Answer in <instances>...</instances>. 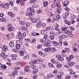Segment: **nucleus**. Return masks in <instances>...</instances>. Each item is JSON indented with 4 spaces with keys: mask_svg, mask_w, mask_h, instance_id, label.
<instances>
[{
    "mask_svg": "<svg viewBox=\"0 0 79 79\" xmlns=\"http://www.w3.org/2000/svg\"><path fill=\"white\" fill-rule=\"evenodd\" d=\"M31 21V22L33 23H35V21H36V19H35L33 18H31L30 19Z\"/></svg>",
    "mask_w": 79,
    "mask_h": 79,
    "instance_id": "nucleus-26",
    "label": "nucleus"
},
{
    "mask_svg": "<svg viewBox=\"0 0 79 79\" xmlns=\"http://www.w3.org/2000/svg\"><path fill=\"white\" fill-rule=\"evenodd\" d=\"M26 27H30V23H27L26 24Z\"/></svg>",
    "mask_w": 79,
    "mask_h": 79,
    "instance_id": "nucleus-59",
    "label": "nucleus"
},
{
    "mask_svg": "<svg viewBox=\"0 0 79 79\" xmlns=\"http://www.w3.org/2000/svg\"><path fill=\"white\" fill-rule=\"evenodd\" d=\"M17 36L18 37L17 38H19V40H23V38L21 35L20 36Z\"/></svg>",
    "mask_w": 79,
    "mask_h": 79,
    "instance_id": "nucleus-27",
    "label": "nucleus"
},
{
    "mask_svg": "<svg viewBox=\"0 0 79 79\" xmlns=\"http://www.w3.org/2000/svg\"><path fill=\"white\" fill-rule=\"evenodd\" d=\"M25 1L23 0L21 1V5H24L25 3Z\"/></svg>",
    "mask_w": 79,
    "mask_h": 79,
    "instance_id": "nucleus-40",
    "label": "nucleus"
},
{
    "mask_svg": "<svg viewBox=\"0 0 79 79\" xmlns=\"http://www.w3.org/2000/svg\"><path fill=\"white\" fill-rule=\"evenodd\" d=\"M26 33L24 32L23 34H22L21 35H22L23 36V37L24 38V37L26 36Z\"/></svg>",
    "mask_w": 79,
    "mask_h": 79,
    "instance_id": "nucleus-46",
    "label": "nucleus"
},
{
    "mask_svg": "<svg viewBox=\"0 0 79 79\" xmlns=\"http://www.w3.org/2000/svg\"><path fill=\"white\" fill-rule=\"evenodd\" d=\"M50 35L51 36H55V33L53 31H50Z\"/></svg>",
    "mask_w": 79,
    "mask_h": 79,
    "instance_id": "nucleus-21",
    "label": "nucleus"
},
{
    "mask_svg": "<svg viewBox=\"0 0 79 79\" xmlns=\"http://www.w3.org/2000/svg\"><path fill=\"white\" fill-rule=\"evenodd\" d=\"M60 15H58L56 16V19L57 20H59V19H60Z\"/></svg>",
    "mask_w": 79,
    "mask_h": 79,
    "instance_id": "nucleus-58",
    "label": "nucleus"
},
{
    "mask_svg": "<svg viewBox=\"0 0 79 79\" xmlns=\"http://www.w3.org/2000/svg\"><path fill=\"white\" fill-rule=\"evenodd\" d=\"M41 33L42 34H46V31L43 30L41 31Z\"/></svg>",
    "mask_w": 79,
    "mask_h": 79,
    "instance_id": "nucleus-23",
    "label": "nucleus"
},
{
    "mask_svg": "<svg viewBox=\"0 0 79 79\" xmlns=\"http://www.w3.org/2000/svg\"><path fill=\"white\" fill-rule=\"evenodd\" d=\"M60 34H61V31H58V32H57L56 33V35H60Z\"/></svg>",
    "mask_w": 79,
    "mask_h": 79,
    "instance_id": "nucleus-47",
    "label": "nucleus"
},
{
    "mask_svg": "<svg viewBox=\"0 0 79 79\" xmlns=\"http://www.w3.org/2000/svg\"><path fill=\"white\" fill-rule=\"evenodd\" d=\"M65 50L66 52H69L70 50H69V48H65Z\"/></svg>",
    "mask_w": 79,
    "mask_h": 79,
    "instance_id": "nucleus-52",
    "label": "nucleus"
},
{
    "mask_svg": "<svg viewBox=\"0 0 79 79\" xmlns=\"http://www.w3.org/2000/svg\"><path fill=\"white\" fill-rule=\"evenodd\" d=\"M10 4L12 6H13V2L14 1V0H10Z\"/></svg>",
    "mask_w": 79,
    "mask_h": 79,
    "instance_id": "nucleus-24",
    "label": "nucleus"
},
{
    "mask_svg": "<svg viewBox=\"0 0 79 79\" xmlns=\"http://www.w3.org/2000/svg\"><path fill=\"white\" fill-rule=\"evenodd\" d=\"M74 64V63L73 61L70 62L69 64V65L70 66H73Z\"/></svg>",
    "mask_w": 79,
    "mask_h": 79,
    "instance_id": "nucleus-28",
    "label": "nucleus"
},
{
    "mask_svg": "<svg viewBox=\"0 0 79 79\" xmlns=\"http://www.w3.org/2000/svg\"><path fill=\"white\" fill-rule=\"evenodd\" d=\"M14 70L15 71H17L18 69H20V68L18 67H15L14 68Z\"/></svg>",
    "mask_w": 79,
    "mask_h": 79,
    "instance_id": "nucleus-35",
    "label": "nucleus"
},
{
    "mask_svg": "<svg viewBox=\"0 0 79 79\" xmlns=\"http://www.w3.org/2000/svg\"><path fill=\"white\" fill-rule=\"evenodd\" d=\"M37 62H38V61H37V60H35L33 61V63H34V64H37Z\"/></svg>",
    "mask_w": 79,
    "mask_h": 79,
    "instance_id": "nucleus-55",
    "label": "nucleus"
},
{
    "mask_svg": "<svg viewBox=\"0 0 79 79\" xmlns=\"http://www.w3.org/2000/svg\"><path fill=\"white\" fill-rule=\"evenodd\" d=\"M48 5V2L47 1H45L43 2V5L44 7H46Z\"/></svg>",
    "mask_w": 79,
    "mask_h": 79,
    "instance_id": "nucleus-20",
    "label": "nucleus"
},
{
    "mask_svg": "<svg viewBox=\"0 0 79 79\" xmlns=\"http://www.w3.org/2000/svg\"><path fill=\"white\" fill-rule=\"evenodd\" d=\"M35 23H38L36 24V27L38 28L40 27L41 26H42V22L41 20H40V19L38 18L36 20Z\"/></svg>",
    "mask_w": 79,
    "mask_h": 79,
    "instance_id": "nucleus-1",
    "label": "nucleus"
},
{
    "mask_svg": "<svg viewBox=\"0 0 79 79\" xmlns=\"http://www.w3.org/2000/svg\"><path fill=\"white\" fill-rule=\"evenodd\" d=\"M71 21L72 23V24H74V23L76 22V21L74 19H71Z\"/></svg>",
    "mask_w": 79,
    "mask_h": 79,
    "instance_id": "nucleus-60",
    "label": "nucleus"
},
{
    "mask_svg": "<svg viewBox=\"0 0 79 79\" xmlns=\"http://www.w3.org/2000/svg\"><path fill=\"white\" fill-rule=\"evenodd\" d=\"M57 13H60L61 12V10H60V8H58L57 9Z\"/></svg>",
    "mask_w": 79,
    "mask_h": 79,
    "instance_id": "nucleus-50",
    "label": "nucleus"
},
{
    "mask_svg": "<svg viewBox=\"0 0 79 79\" xmlns=\"http://www.w3.org/2000/svg\"><path fill=\"white\" fill-rule=\"evenodd\" d=\"M10 57L12 58V59L15 60L16 58L17 55L16 54L11 55H10Z\"/></svg>",
    "mask_w": 79,
    "mask_h": 79,
    "instance_id": "nucleus-5",
    "label": "nucleus"
},
{
    "mask_svg": "<svg viewBox=\"0 0 79 79\" xmlns=\"http://www.w3.org/2000/svg\"><path fill=\"white\" fill-rule=\"evenodd\" d=\"M59 74H60L61 76H63V74H64V73L62 71H59Z\"/></svg>",
    "mask_w": 79,
    "mask_h": 79,
    "instance_id": "nucleus-51",
    "label": "nucleus"
},
{
    "mask_svg": "<svg viewBox=\"0 0 79 79\" xmlns=\"http://www.w3.org/2000/svg\"><path fill=\"white\" fill-rule=\"evenodd\" d=\"M69 2L68 1H66L64 2V6H67L68 5Z\"/></svg>",
    "mask_w": 79,
    "mask_h": 79,
    "instance_id": "nucleus-19",
    "label": "nucleus"
},
{
    "mask_svg": "<svg viewBox=\"0 0 79 79\" xmlns=\"http://www.w3.org/2000/svg\"><path fill=\"white\" fill-rule=\"evenodd\" d=\"M19 54L20 56H23L24 55V53H26V52L24 50H23L22 51L19 52Z\"/></svg>",
    "mask_w": 79,
    "mask_h": 79,
    "instance_id": "nucleus-4",
    "label": "nucleus"
},
{
    "mask_svg": "<svg viewBox=\"0 0 79 79\" xmlns=\"http://www.w3.org/2000/svg\"><path fill=\"white\" fill-rule=\"evenodd\" d=\"M42 45H39L37 46V48L38 49H40V48H42Z\"/></svg>",
    "mask_w": 79,
    "mask_h": 79,
    "instance_id": "nucleus-38",
    "label": "nucleus"
},
{
    "mask_svg": "<svg viewBox=\"0 0 79 79\" xmlns=\"http://www.w3.org/2000/svg\"><path fill=\"white\" fill-rule=\"evenodd\" d=\"M56 66L58 68H60L62 66V64H58Z\"/></svg>",
    "mask_w": 79,
    "mask_h": 79,
    "instance_id": "nucleus-32",
    "label": "nucleus"
},
{
    "mask_svg": "<svg viewBox=\"0 0 79 79\" xmlns=\"http://www.w3.org/2000/svg\"><path fill=\"white\" fill-rule=\"evenodd\" d=\"M0 21L1 22H5L6 21V19L4 18H2L0 19Z\"/></svg>",
    "mask_w": 79,
    "mask_h": 79,
    "instance_id": "nucleus-31",
    "label": "nucleus"
},
{
    "mask_svg": "<svg viewBox=\"0 0 79 79\" xmlns=\"http://www.w3.org/2000/svg\"><path fill=\"white\" fill-rule=\"evenodd\" d=\"M31 35L33 36H35L36 35V33L35 32H32L31 33Z\"/></svg>",
    "mask_w": 79,
    "mask_h": 79,
    "instance_id": "nucleus-42",
    "label": "nucleus"
},
{
    "mask_svg": "<svg viewBox=\"0 0 79 79\" xmlns=\"http://www.w3.org/2000/svg\"><path fill=\"white\" fill-rule=\"evenodd\" d=\"M71 76L68 75V76H66V77H65V79H69L71 78Z\"/></svg>",
    "mask_w": 79,
    "mask_h": 79,
    "instance_id": "nucleus-54",
    "label": "nucleus"
},
{
    "mask_svg": "<svg viewBox=\"0 0 79 79\" xmlns=\"http://www.w3.org/2000/svg\"><path fill=\"white\" fill-rule=\"evenodd\" d=\"M7 48H8L6 46V45H4L2 49L3 50H4V51H6L7 50Z\"/></svg>",
    "mask_w": 79,
    "mask_h": 79,
    "instance_id": "nucleus-13",
    "label": "nucleus"
},
{
    "mask_svg": "<svg viewBox=\"0 0 79 79\" xmlns=\"http://www.w3.org/2000/svg\"><path fill=\"white\" fill-rule=\"evenodd\" d=\"M45 41V43L46 44H50L51 42L48 40V39H46Z\"/></svg>",
    "mask_w": 79,
    "mask_h": 79,
    "instance_id": "nucleus-16",
    "label": "nucleus"
},
{
    "mask_svg": "<svg viewBox=\"0 0 79 79\" xmlns=\"http://www.w3.org/2000/svg\"><path fill=\"white\" fill-rule=\"evenodd\" d=\"M49 39L50 40H54V36H50L49 37Z\"/></svg>",
    "mask_w": 79,
    "mask_h": 79,
    "instance_id": "nucleus-33",
    "label": "nucleus"
},
{
    "mask_svg": "<svg viewBox=\"0 0 79 79\" xmlns=\"http://www.w3.org/2000/svg\"><path fill=\"white\" fill-rule=\"evenodd\" d=\"M49 29L51 31H53L54 30V28L51 26L49 27Z\"/></svg>",
    "mask_w": 79,
    "mask_h": 79,
    "instance_id": "nucleus-53",
    "label": "nucleus"
},
{
    "mask_svg": "<svg viewBox=\"0 0 79 79\" xmlns=\"http://www.w3.org/2000/svg\"><path fill=\"white\" fill-rule=\"evenodd\" d=\"M28 58H29V55H27L26 56H24L23 57V59L24 60H26L27 59H28Z\"/></svg>",
    "mask_w": 79,
    "mask_h": 79,
    "instance_id": "nucleus-30",
    "label": "nucleus"
},
{
    "mask_svg": "<svg viewBox=\"0 0 79 79\" xmlns=\"http://www.w3.org/2000/svg\"><path fill=\"white\" fill-rule=\"evenodd\" d=\"M4 16V14H3V13H1L0 14V17H1V18H3V16Z\"/></svg>",
    "mask_w": 79,
    "mask_h": 79,
    "instance_id": "nucleus-57",
    "label": "nucleus"
},
{
    "mask_svg": "<svg viewBox=\"0 0 79 79\" xmlns=\"http://www.w3.org/2000/svg\"><path fill=\"white\" fill-rule=\"evenodd\" d=\"M52 44L54 46H56L58 45V43L57 42H56L55 41H54L52 42Z\"/></svg>",
    "mask_w": 79,
    "mask_h": 79,
    "instance_id": "nucleus-22",
    "label": "nucleus"
},
{
    "mask_svg": "<svg viewBox=\"0 0 79 79\" xmlns=\"http://www.w3.org/2000/svg\"><path fill=\"white\" fill-rule=\"evenodd\" d=\"M9 45L10 47H14V43L13 41H10L9 43Z\"/></svg>",
    "mask_w": 79,
    "mask_h": 79,
    "instance_id": "nucleus-14",
    "label": "nucleus"
},
{
    "mask_svg": "<svg viewBox=\"0 0 79 79\" xmlns=\"http://www.w3.org/2000/svg\"><path fill=\"white\" fill-rule=\"evenodd\" d=\"M37 1V0H31L28 2L29 4H32L33 3H35V2Z\"/></svg>",
    "mask_w": 79,
    "mask_h": 79,
    "instance_id": "nucleus-15",
    "label": "nucleus"
},
{
    "mask_svg": "<svg viewBox=\"0 0 79 79\" xmlns=\"http://www.w3.org/2000/svg\"><path fill=\"white\" fill-rule=\"evenodd\" d=\"M33 8H38V6L35 4H34L32 6Z\"/></svg>",
    "mask_w": 79,
    "mask_h": 79,
    "instance_id": "nucleus-34",
    "label": "nucleus"
},
{
    "mask_svg": "<svg viewBox=\"0 0 79 79\" xmlns=\"http://www.w3.org/2000/svg\"><path fill=\"white\" fill-rule=\"evenodd\" d=\"M12 76H15V75H17L18 74V72L17 71H15L12 73Z\"/></svg>",
    "mask_w": 79,
    "mask_h": 79,
    "instance_id": "nucleus-25",
    "label": "nucleus"
},
{
    "mask_svg": "<svg viewBox=\"0 0 79 79\" xmlns=\"http://www.w3.org/2000/svg\"><path fill=\"white\" fill-rule=\"evenodd\" d=\"M56 58H57L59 61H63L64 59L63 57L61 56V55L59 54L56 55Z\"/></svg>",
    "mask_w": 79,
    "mask_h": 79,
    "instance_id": "nucleus-3",
    "label": "nucleus"
},
{
    "mask_svg": "<svg viewBox=\"0 0 79 79\" xmlns=\"http://www.w3.org/2000/svg\"><path fill=\"white\" fill-rule=\"evenodd\" d=\"M30 68H31L32 69H34L35 68H36V66L34 65H30Z\"/></svg>",
    "mask_w": 79,
    "mask_h": 79,
    "instance_id": "nucleus-29",
    "label": "nucleus"
},
{
    "mask_svg": "<svg viewBox=\"0 0 79 79\" xmlns=\"http://www.w3.org/2000/svg\"><path fill=\"white\" fill-rule=\"evenodd\" d=\"M8 30L9 32H12L15 29V27H13L12 24H9L8 25Z\"/></svg>",
    "mask_w": 79,
    "mask_h": 79,
    "instance_id": "nucleus-2",
    "label": "nucleus"
},
{
    "mask_svg": "<svg viewBox=\"0 0 79 79\" xmlns=\"http://www.w3.org/2000/svg\"><path fill=\"white\" fill-rule=\"evenodd\" d=\"M65 10L66 11H69V10H70V9L68 7H66L64 8Z\"/></svg>",
    "mask_w": 79,
    "mask_h": 79,
    "instance_id": "nucleus-48",
    "label": "nucleus"
},
{
    "mask_svg": "<svg viewBox=\"0 0 79 79\" xmlns=\"http://www.w3.org/2000/svg\"><path fill=\"white\" fill-rule=\"evenodd\" d=\"M25 40L26 42H29L30 40V39H25Z\"/></svg>",
    "mask_w": 79,
    "mask_h": 79,
    "instance_id": "nucleus-56",
    "label": "nucleus"
},
{
    "mask_svg": "<svg viewBox=\"0 0 79 79\" xmlns=\"http://www.w3.org/2000/svg\"><path fill=\"white\" fill-rule=\"evenodd\" d=\"M63 28L64 29L62 30V32L63 33H65V32L66 31V29L68 28V27L65 26V27H64Z\"/></svg>",
    "mask_w": 79,
    "mask_h": 79,
    "instance_id": "nucleus-18",
    "label": "nucleus"
},
{
    "mask_svg": "<svg viewBox=\"0 0 79 79\" xmlns=\"http://www.w3.org/2000/svg\"><path fill=\"white\" fill-rule=\"evenodd\" d=\"M38 54H39L40 55H43V53H42L41 52L39 51L38 52Z\"/></svg>",
    "mask_w": 79,
    "mask_h": 79,
    "instance_id": "nucleus-63",
    "label": "nucleus"
},
{
    "mask_svg": "<svg viewBox=\"0 0 79 79\" xmlns=\"http://www.w3.org/2000/svg\"><path fill=\"white\" fill-rule=\"evenodd\" d=\"M37 61L39 64H41V65H42V64H43V61H42V60L39 59L37 60Z\"/></svg>",
    "mask_w": 79,
    "mask_h": 79,
    "instance_id": "nucleus-6",
    "label": "nucleus"
},
{
    "mask_svg": "<svg viewBox=\"0 0 79 79\" xmlns=\"http://www.w3.org/2000/svg\"><path fill=\"white\" fill-rule=\"evenodd\" d=\"M49 66L50 67H53V64H52L51 63H49Z\"/></svg>",
    "mask_w": 79,
    "mask_h": 79,
    "instance_id": "nucleus-61",
    "label": "nucleus"
},
{
    "mask_svg": "<svg viewBox=\"0 0 79 79\" xmlns=\"http://www.w3.org/2000/svg\"><path fill=\"white\" fill-rule=\"evenodd\" d=\"M51 50V48L48 47L44 49V51L46 52H48Z\"/></svg>",
    "mask_w": 79,
    "mask_h": 79,
    "instance_id": "nucleus-10",
    "label": "nucleus"
},
{
    "mask_svg": "<svg viewBox=\"0 0 79 79\" xmlns=\"http://www.w3.org/2000/svg\"><path fill=\"white\" fill-rule=\"evenodd\" d=\"M25 29H26V28L24 26L20 27V29H21H21L22 30H24Z\"/></svg>",
    "mask_w": 79,
    "mask_h": 79,
    "instance_id": "nucleus-44",
    "label": "nucleus"
},
{
    "mask_svg": "<svg viewBox=\"0 0 79 79\" xmlns=\"http://www.w3.org/2000/svg\"><path fill=\"white\" fill-rule=\"evenodd\" d=\"M63 36H62V35H61L59 36V40L61 41L63 40Z\"/></svg>",
    "mask_w": 79,
    "mask_h": 79,
    "instance_id": "nucleus-37",
    "label": "nucleus"
},
{
    "mask_svg": "<svg viewBox=\"0 0 79 79\" xmlns=\"http://www.w3.org/2000/svg\"><path fill=\"white\" fill-rule=\"evenodd\" d=\"M0 68L1 70L3 71L4 70H5V69L6 68V66L4 65H2L0 67Z\"/></svg>",
    "mask_w": 79,
    "mask_h": 79,
    "instance_id": "nucleus-9",
    "label": "nucleus"
},
{
    "mask_svg": "<svg viewBox=\"0 0 79 79\" xmlns=\"http://www.w3.org/2000/svg\"><path fill=\"white\" fill-rule=\"evenodd\" d=\"M32 57L33 58H37V56L34 54H33L32 55Z\"/></svg>",
    "mask_w": 79,
    "mask_h": 79,
    "instance_id": "nucleus-49",
    "label": "nucleus"
},
{
    "mask_svg": "<svg viewBox=\"0 0 79 79\" xmlns=\"http://www.w3.org/2000/svg\"><path fill=\"white\" fill-rule=\"evenodd\" d=\"M16 42L17 43V44H19V45H21V42L19 40L16 41Z\"/></svg>",
    "mask_w": 79,
    "mask_h": 79,
    "instance_id": "nucleus-36",
    "label": "nucleus"
},
{
    "mask_svg": "<svg viewBox=\"0 0 79 79\" xmlns=\"http://www.w3.org/2000/svg\"><path fill=\"white\" fill-rule=\"evenodd\" d=\"M54 27H55V30L56 31H58V27L59 25L57 23H56L54 24Z\"/></svg>",
    "mask_w": 79,
    "mask_h": 79,
    "instance_id": "nucleus-8",
    "label": "nucleus"
},
{
    "mask_svg": "<svg viewBox=\"0 0 79 79\" xmlns=\"http://www.w3.org/2000/svg\"><path fill=\"white\" fill-rule=\"evenodd\" d=\"M20 44H17L15 45L16 48L17 50H19V49H20V48H21V46H20Z\"/></svg>",
    "mask_w": 79,
    "mask_h": 79,
    "instance_id": "nucleus-17",
    "label": "nucleus"
},
{
    "mask_svg": "<svg viewBox=\"0 0 79 79\" xmlns=\"http://www.w3.org/2000/svg\"><path fill=\"white\" fill-rule=\"evenodd\" d=\"M30 67L29 65L26 66L24 68V71H27V70L29 69Z\"/></svg>",
    "mask_w": 79,
    "mask_h": 79,
    "instance_id": "nucleus-12",
    "label": "nucleus"
},
{
    "mask_svg": "<svg viewBox=\"0 0 79 79\" xmlns=\"http://www.w3.org/2000/svg\"><path fill=\"white\" fill-rule=\"evenodd\" d=\"M8 58V56L4 54L3 56V58L4 59H6Z\"/></svg>",
    "mask_w": 79,
    "mask_h": 79,
    "instance_id": "nucleus-45",
    "label": "nucleus"
},
{
    "mask_svg": "<svg viewBox=\"0 0 79 79\" xmlns=\"http://www.w3.org/2000/svg\"><path fill=\"white\" fill-rule=\"evenodd\" d=\"M59 46H61V45H62V41H59Z\"/></svg>",
    "mask_w": 79,
    "mask_h": 79,
    "instance_id": "nucleus-62",
    "label": "nucleus"
},
{
    "mask_svg": "<svg viewBox=\"0 0 79 79\" xmlns=\"http://www.w3.org/2000/svg\"><path fill=\"white\" fill-rule=\"evenodd\" d=\"M69 74H75V73L73 71L70 72Z\"/></svg>",
    "mask_w": 79,
    "mask_h": 79,
    "instance_id": "nucleus-64",
    "label": "nucleus"
},
{
    "mask_svg": "<svg viewBox=\"0 0 79 79\" xmlns=\"http://www.w3.org/2000/svg\"><path fill=\"white\" fill-rule=\"evenodd\" d=\"M71 17L72 19H75L76 18V16L73 15H71Z\"/></svg>",
    "mask_w": 79,
    "mask_h": 79,
    "instance_id": "nucleus-43",
    "label": "nucleus"
},
{
    "mask_svg": "<svg viewBox=\"0 0 79 79\" xmlns=\"http://www.w3.org/2000/svg\"><path fill=\"white\" fill-rule=\"evenodd\" d=\"M66 60L68 61H71V59L70 58V57H66Z\"/></svg>",
    "mask_w": 79,
    "mask_h": 79,
    "instance_id": "nucleus-39",
    "label": "nucleus"
},
{
    "mask_svg": "<svg viewBox=\"0 0 79 79\" xmlns=\"http://www.w3.org/2000/svg\"><path fill=\"white\" fill-rule=\"evenodd\" d=\"M5 6V4H0V6L2 8H4Z\"/></svg>",
    "mask_w": 79,
    "mask_h": 79,
    "instance_id": "nucleus-41",
    "label": "nucleus"
},
{
    "mask_svg": "<svg viewBox=\"0 0 79 79\" xmlns=\"http://www.w3.org/2000/svg\"><path fill=\"white\" fill-rule=\"evenodd\" d=\"M31 72L33 74H35L36 73L38 72V69H34L32 70Z\"/></svg>",
    "mask_w": 79,
    "mask_h": 79,
    "instance_id": "nucleus-7",
    "label": "nucleus"
},
{
    "mask_svg": "<svg viewBox=\"0 0 79 79\" xmlns=\"http://www.w3.org/2000/svg\"><path fill=\"white\" fill-rule=\"evenodd\" d=\"M19 22L20 24L23 26L26 24V22L24 21H19Z\"/></svg>",
    "mask_w": 79,
    "mask_h": 79,
    "instance_id": "nucleus-11",
    "label": "nucleus"
}]
</instances>
